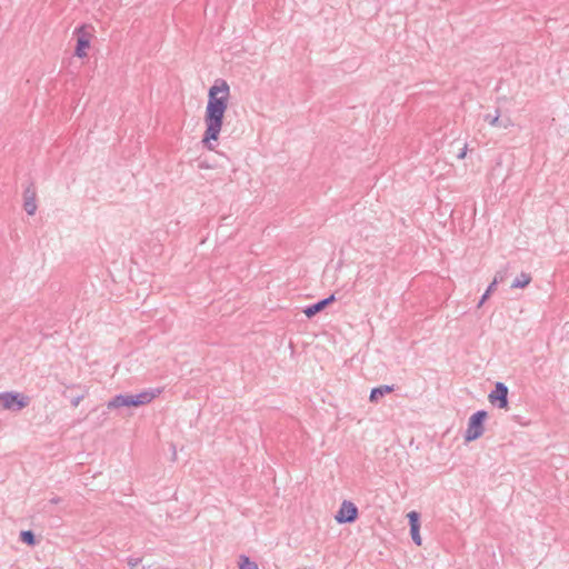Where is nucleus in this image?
Segmentation results:
<instances>
[{"instance_id":"obj_1","label":"nucleus","mask_w":569,"mask_h":569,"mask_svg":"<svg viewBox=\"0 0 569 569\" xmlns=\"http://www.w3.org/2000/svg\"><path fill=\"white\" fill-rule=\"evenodd\" d=\"M230 87L223 79H217L208 92V102L204 112L206 130L202 143L213 150L211 141H217L223 124L224 113L228 109Z\"/></svg>"},{"instance_id":"obj_2","label":"nucleus","mask_w":569,"mask_h":569,"mask_svg":"<svg viewBox=\"0 0 569 569\" xmlns=\"http://www.w3.org/2000/svg\"><path fill=\"white\" fill-rule=\"evenodd\" d=\"M162 392V389H146L139 393H118L107 402L108 409L138 408L150 403Z\"/></svg>"},{"instance_id":"obj_3","label":"nucleus","mask_w":569,"mask_h":569,"mask_svg":"<svg viewBox=\"0 0 569 569\" xmlns=\"http://www.w3.org/2000/svg\"><path fill=\"white\" fill-rule=\"evenodd\" d=\"M488 418V412L480 409L473 412L467 423V429L463 433V440L466 443L472 442L479 439L485 432V423Z\"/></svg>"},{"instance_id":"obj_4","label":"nucleus","mask_w":569,"mask_h":569,"mask_svg":"<svg viewBox=\"0 0 569 569\" xmlns=\"http://www.w3.org/2000/svg\"><path fill=\"white\" fill-rule=\"evenodd\" d=\"M30 397L18 391L0 392V408L9 411H20L28 407Z\"/></svg>"},{"instance_id":"obj_5","label":"nucleus","mask_w":569,"mask_h":569,"mask_svg":"<svg viewBox=\"0 0 569 569\" xmlns=\"http://www.w3.org/2000/svg\"><path fill=\"white\" fill-rule=\"evenodd\" d=\"M89 26L81 24L74 29L77 43L74 48V56L78 58L87 57V50L90 48L91 33L88 31Z\"/></svg>"},{"instance_id":"obj_6","label":"nucleus","mask_w":569,"mask_h":569,"mask_svg":"<svg viewBox=\"0 0 569 569\" xmlns=\"http://www.w3.org/2000/svg\"><path fill=\"white\" fill-rule=\"evenodd\" d=\"M359 517L357 506L350 500H343L335 516L339 525L353 523Z\"/></svg>"},{"instance_id":"obj_7","label":"nucleus","mask_w":569,"mask_h":569,"mask_svg":"<svg viewBox=\"0 0 569 569\" xmlns=\"http://www.w3.org/2000/svg\"><path fill=\"white\" fill-rule=\"evenodd\" d=\"M508 393L509 389L507 385L498 381L495 383V388L488 395V400L492 406L499 409H507L509 405Z\"/></svg>"},{"instance_id":"obj_8","label":"nucleus","mask_w":569,"mask_h":569,"mask_svg":"<svg viewBox=\"0 0 569 569\" xmlns=\"http://www.w3.org/2000/svg\"><path fill=\"white\" fill-rule=\"evenodd\" d=\"M420 513L416 510L408 512V523L410 527V537L416 546L422 545V538L420 536Z\"/></svg>"},{"instance_id":"obj_9","label":"nucleus","mask_w":569,"mask_h":569,"mask_svg":"<svg viewBox=\"0 0 569 569\" xmlns=\"http://www.w3.org/2000/svg\"><path fill=\"white\" fill-rule=\"evenodd\" d=\"M335 301H336V296H335V293H331L330 296H328L323 299H320L312 305L307 306L302 310V312L306 315V317L308 319H311L315 316H317L318 313H320L321 311H323L328 306H330Z\"/></svg>"},{"instance_id":"obj_10","label":"nucleus","mask_w":569,"mask_h":569,"mask_svg":"<svg viewBox=\"0 0 569 569\" xmlns=\"http://www.w3.org/2000/svg\"><path fill=\"white\" fill-rule=\"evenodd\" d=\"M36 188L33 182H30L23 190V209L29 216L34 214L37 210V203H36Z\"/></svg>"},{"instance_id":"obj_11","label":"nucleus","mask_w":569,"mask_h":569,"mask_svg":"<svg viewBox=\"0 0 569 569\" xmlns=\"http://www.w3.org/2000/svg\"><path fill=\"white\" fill-rule=\"evenodd\" d=\"M395 391V385H381L371 389L369 401L377 403L383 396Z\"/></svg>"},{"instance_id":"obj_12","label":"nucleus","mask_w":569,"mask_h":569,"mask_svg":"<svg viewBox=\"0 0 569 569\" xmlns=\"http://www.w3.org/2000/svg\"><path fill=\"white\" fill-rule=\"evenodd\" d=\"M19 540L29 547H34L39 542L36 533L32 530L20 531Z\"/></svg>"},{"instance_id":"obj_13","label":"nucleus","mask_w":569,"mask_h":569,"mask_svg":"<svg viewBox=\"0 0 569 569\" xmlns=\"http://www.w3.org/2000/svg\"><path fill=\"white\" fill-rule=\"evenodd\" d=\"M532 278L527 272H521L519 276L516 277L513 282L511 283L512 289H522L526 288L530 282Z\"/></svg>"},{"instance_id":"obj_14","label":"nucleus","mask_w":569,"mask_h":569,"mask_svg":"<svg viewBox=\"0 0 569 569\" xmlns=\"http://www.w3.org/2000/svg\"><path fill=\"white\" fill-rule=\"evenodd\" d=\"M498 284V274L495 276L492 282L488 286L487 290L482 293L477 307L480 308L490 297V295L496 290Z\"/></svg>"},{"instance_id":"obj_15","label":"nucleus","mask_w":569,"mask_h":569,"mask_svg":"<svg viewBox=\"0 0 569 569\" xmlns=\"http://www.w3.org/2000/svg\"><path fill=\"white\" fill-rule=\"evenodd\" d=\"M238 566L239 569H259L258 565L246 555L239 557Z\"/></svg>"},{"instance_id":"obj_16","label":"nucleus","mask_w":569,"mask_h":569,"mask_svg":"<svg viewBox=\"0 0 569 569\" xmlns=\"http://www.w3.org/2000/svg\"><path fill=\"white\" fill-rule=\"evenodd\" d=\"M499 118H500L499 109H496L495 114L487 113L483 116V120L492 127H497V124H499Z\"/></svg>"},{"instance_id":"obj_17","label":"nucleus","mask_w":569,"mask_h":569,"mask_svg":"<svg viewBox=\"0 0 569 569\" xmlns=\"http://www.w3.org/2000/svg\"><path fill=\"white\" fill-rule=\"evenodd\" d=\"M127 563L131 569H139V566L141 563V558L129 557L127 560Z\"/></svg>"},{"instance_id":"obj_18","label":"nucleus","mask_w":569,"mask_h":569,"mask_svg":"<svg viewBox=\"0 0 569 569\" xmlns=\"http://www.w3.org/2000/svg\"><path fill=\"white\" fill-rule=\"evenodd\" d=\"M510 126H512L510 118H503V119L499 118V124H497V128L507 129Z\"/></svg>"},{"instance_id":"obj_19","label":"nucleus","mask_w":569,"mask_h":569,"mask_svg":"<svg viewBox=\"0 0 569 569\" xmlns=\"http://www.w3.org/2000/svg\"><path fill=\"white\" fill-rule=\"evenodd\" d=\"M83 398H84V395H79V396H77V397L72 398V399H71V406H72V407H74V408H76V407H78V406H79V403H80V401H81Z\"/></svg>"},{"instance_id":"obj_20","label":"nucleus","mask_w":569,"mask_h":569,"mask_svg":"<svg viewBox=\"0 0 569 569\" xmlns=\"http://www.w3.org/2000/svg\"><path fill=\"white\" fill-rule=\"evenodd\" d=\"M466 154H467V146H465V147L460 150V152L458 153L457 158H458V159H463V158L466 157Z\"/></svg>"},{"instance_id":"obj_21","label":"nucleus","mask_w":569,"mask_h":569,"mask_svg":"<svg viewBox=\"0 0 569 569\" xmlns=\"http://www.w3.org/2000/svg\"><path fill=\"white\" fill-rule=\"evenodd\" d=\"M61 501V498L60 497H53L50 499V503H59Z\"/></svg>"},{"instance_id":"obj_22","label":"nucleus","mask_w":569,"mask_h":569,"mask_svg":"<svg viewBox=\"0 0 569 569\" xmlns=\"http://www.w3.org/2000/svg\"><path fill=\"white\" fill-rule=\"evenodd\" d=\"M498 274V283L503 280V274L501 272H497Z\"/></svg>"},{"instance_id":"obj_23","label":"nucleus","mask_w":569,"mask_h":569,"mask_svg":"<svg viewBox=\"0 0 569 569\" xmlns=\"http://www.w3.org/2000/svg\"><path fill=\"white\" fill-rule=\"evenodd\" d=\"M199 168H202V169H203V168H206V169H207V168H210V166H209V164H207V163H204V162H201V163L199 164Z\"/></svg>"},{"instance_id":"obj_24","label":"nucleus","mask_w":569,"mask_h":569,"mask_svg":"<svg viewBox=\"0 0 569 569\" xmlns=\"http://www.w3.org/2000/svg\"><path fill=\"white\" fill-rule=\"evenodd\" d=\"M303 569H313V568H311V567H308V568H303Z\"/></svg>"}]
</instances>
